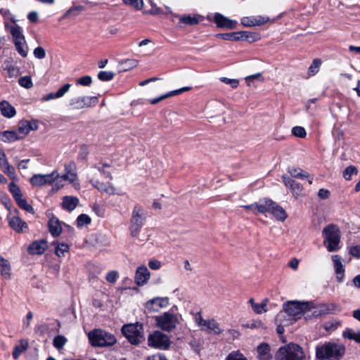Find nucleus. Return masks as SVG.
<instances>
[{"mask_svg": "<svg viewBox=\"0 0 360 360\" xmlns=\"http://www.w3.org/2000/svg\"><path fill=\"white\" fill-rule=\"evenodd\" d=\"M345 353L342 344L327 342L316 347V357L319 360H340Z\"/></svg>", "mask_w": 360, "mask_h": 360, "instance_id": "obj_1", "label": "nucleus"}, {"mask_svg": "<svg viewBox=\"0 0 360 360\" xmlns=\"http://www.w3.org/2000/svg\"><path fill=\"white\" fill-rule=\"evenodd\" d=\"M322 236L323 245L328 251L330 252H336L340 248L341 233L337 225L329 224L326 226L322 231Z\"/></svg>", "mask_w": 360, "mask_h": 360, "instance_id": "obj_2", "label": "nucleus"}, {"mask_svg": "<svg viewBox=\"0 0 360 360\" xmlns=\"http://www.w3.org/2000/svg\"><path fill=\"white\" fill-rule=\"evenodd\" d=\"M88 338L92 346L98 347H110L117 341L112 334L100 328L89 331Z\"/></svg>", "mask_w": 360, "mask_h": 360, "instance_id": "obj_3", "label": "nucleus"}, {"mask_svg": "<svg viewBox=\"0 0 360 360\" xmlns=\"http://www.w3.org/2000/svg\"><path fill=\"white\" fill-rule=\"evenodd\" d=\"M278 360H303L304 354L302 347L297 344H288L281 347L276 354Z\"/></svg>", "mask_w": 360, "mask_h": 360, "instance_id": "obj_4", "label": "nucleus"}, {"mask_svg": "<svg viewBox=\"0 0 360 360\" xmlns=\"http://www.w3.org/2000/svg\"><path fill=\"white\" fill-rule=\"evenodd\" d=\"M65 173L62 176L59 175V177L56 181L55 186L57 187V189H59L60 187L63 186V184H61V181H68L70 184L72 185V186L78 190L79 189V182L77 178V174L76 172V165L74 162H69L68 163L65 165Z\"/></svg>", "mask_w": 360, "mask_h": 360, "instance_id": "obj_5", "label": "nucleus"}, {"mask_svg": "<svg viewBox=\"0 0 360 360\" xmlns=\"http://www.w3.org/2000/svg\"><path fill=\"white\" fill-rule=\"evenodd\" d=\"M284 309L286 310L290 319L294 321L301 317V316L307 310L311 309L309 302H301L297 301H289L283 304Z\"/></svg>", "mask_w": 360, "mask_h": 360, "instance_id": "obj_6", "label": "nucleus"}, {"mask_svg": "<svg viewBox=\"0 0 360 360\" xmlns=\"http://www.w3.org/2000/svg\"><path fill=\"white\" fill-rule=\"evenodd\" d=\"M145 221L143 210L141 206L136 205L132 211L130 220L129 231L132 237H136Z\"/></svg>", "mask_w": 360, "mask_h": 360, "instance_id": "obj_7", "label": "nucleus"}, {"mask_svg": "<svg viewBox=\"0 0 360 360\" xmlns=\"http://www.w3.org/2000/svg\"><path fill=\"white\" fill-rule=\"evenodd\" d=\"M122 332L131 344L138 345L143 340V326L141 324L124 325L122 328Z\"/></svg>", "mask_w": 360, "mask_h": 360, "instance_id": "obj_8", "label": "nucleus"}, {"mask_svg": "<svg viewBox=\"0 0 360 360\" xmlns=\"http://www.w3.org/2000/svg\"><path fill=\"white\" fill-rule=\"evenodd\" d=\"M155 322L157 326L162 330L170 332L176 328L179 319L176 314L165 312L161 315L155 316Z\"/></svg>", "mask_w": 360, "mask_h": 360, "instance_id": "obj_9", "label": "nucleus"}, {"mask_svg": "<svg viewBox=\"0 0 360 360\" xmlns=\"http://www.w3.org/2000/svg\"><path fill=\"white\" fill-rule=\"evenodd\" d=\"M148 344L149 347L166 350L171 344V341L168 336L160 331H155L148 337Z\"/></svg>", "mask_w": 360, "mask_h": 360, "instance_id": "obj_10", "label": "nucleus"}, {"mask_svg": "<svg viewBox=\"0 0 360 360\" xmlns=\"http://www.w3.org/2000/svg\"><path fill=\"white\" fill-rule=\"evenodd\" d=\"M58 177V172L53 171L48 174H34L30 178V182L34 187H41L46 184H51L56 182Z\"/></svg>", "mask_w": 360, "mask_h": 360, "instance_id": "obj_11", "label": "nucleus"}, {"mask_svg": "<svg viewBox=\"0 0 360 360\" xmlns=\"http://www.w3.org/2000/svg\"><path fill=\"white\" fill-rule=\"evenodd\" d=\"M98 102L96 96H79L70 100V105L75 109H82L96 105Z\"/></svg>", "mask_w": 360, "mask_h": 360, "instance_id": "obj_12", "label": "nucleus"}, {"mask_svg": "<svg viewBox=\"0 0 360 360\" xmlns=\"http://www.w3.org/2000/svg\"><path fill=\"white\" fill-rule=\"evenodd\" d=\"M18 211L15 210L14 214L11 212L7 215V220L9 226L17 233H22L27 229V224L22 221L17 214Z\"/></svg>", "mask_w": 360, "mask_h": 360, "instance_id": "obj_13", "label": "nucleus"}, {"mask_svg": "<svg viewBox=\"0 0 360 360\" xmlns=\"http://www.w3.org/2000/svg\"><path fill=\"white\" fill-rule=\"evenodd\" d=\"M282 179L285 186L291 191L292 195L295 198L303 195V188L300 183L287 175H283Z\"/></svg>", "mask_w": 360, "mask_h": 360, "instance_id": "obj_14", "label": "nucleus"}, {"mask_svg": "<svg viewBox=\"0 0 360 360\" xmlns=\"http://www.w3.org/2000/svg\"><path fill=\"white\" fill-rule=\"evenodd\" d=\"M94 188L101 192H104L108 195H121V193L110 182L103 183L98 179L91 178L90 180Z\"/></svg>", "mask_w": 360, "mask_h": 360, "instance_id": "obj_15", "label": "nucleus"}, {"mask_svg": "<svg viewBox=\"0 0 360 360\" xmlns=\"http://www.w3.org/2000/svg\"><path fill=\"white\" fill-rule=\"evenodd\" d=\"M214 20L217 27L224 29H234L237 25L236 21L231 20L219 13L214 14Z\"/></svg>", "mask_w": 360, "mask_h": 360, "instance_id": "obj_16", "label": "nucleus"}, {"mask_svg": "<svg viewBox=\"0 0 360 360\" xmlns=\"http://www.w3.org/2000/svg\"><path fill=\"white\" fill-rule=\"evenodd\" d=\"M168 303L167 297H155L148 301L146 304V307L150 311H158L160 309L166 307Z\"/></svg>", "mask_w": 360, "mask_h": 360, "instance_id": "obj_17", "label": "nucleus"}, {"mask_svg": "<svg viewBox=\"0 0 360 360\" xmlns=\"http://www.w3.org/2000/svg\"><path fill=\"white\" fill-rule=\"evenodd\" d=\"M269 18L264 16H250L243 17L241 19V24L245 27L260 26L266 23Z\"/></svg>", "mask_w": 360, "mask_h": 360, "instance_id": "obj_18", "label": "nucleus"}, {"mask_svg": "<svg viewBox=\"0 0 360 360\" xmlns=\"http://www.w3.org/2000/svg\"><path fill=\"white\" fill-rule=\"evenodd\" d=\"M150 274L145 266H139L136 271L135 282L138 285H145L150 278Z\"/></svg>", "mask_w": 360, "mask_h": 360, "instance_id": "obj_19", "label": "nucleus"}, {"mask_svg": "<svg viewBox=\"0 0 360 360\" xmlns=\"http://www.w3.org/2000/svg\"><path fill=\"white\" fill-rule=\"evenodd\" d=\"M0 168L1 170L9 176L11 178H13L15 176V169L13 167H12L6 158L5 153L0 148Z\"/></svg>", "mask_w": 360, "mask_h": 360, "instance_id": "obj_20", "label": "nucleus"}, {"mask_svg": "<svg viewBox=\"0 0 360 360\" xmlns=\"http://www.w3.org/2000/svg\"><path fill=\"white\" fill-rule=\"evenodd\" d=\"M0 111L1 115L6 118H12L16 115L15 108L6 100L0 102Z\"/></svg>", "mask_w": 360, "mask_h": 360, "instance_id": "obj_21", "label": "nucleus"}, {"mask_svg": "<svg viewBox=\"0 0 360 360\" xmlns=\"http://www.w3.org/2000/svg\"><path fill=\"white\" fill-rule=\"evenodd\" d=\"M49 229L53 237L60 236L62 232V226L61 222L57 217L53 216L50 218L49 221Z\"/></svg>", "mask_w": 360, "mask_h": 360, "instance_id": "obj_22", "label": "nucleus"}, {"mask_svg": "<svg viewBox=\"0 0 360 360\" xmlns=\"http://www.w3.org/2000/svg\"><path fill=\"white\" fill-rule=\"evenodd\" d=\"M191 89V87H190V86L182 87V88L179 89L169 91L167 94H164L162 96H160L158 98H153V99L150 101V103L152 105H155V104L162 101V100H164L165 98H169L170 96H176V95H179L180 94H182L183 92L190 91Z\"/></svg>", "mask_w": 360, "mask_h": 360, "instance_id": "obj_23", "label": "nucleus"}, {"mask_svg": "<svg viewBox=\"0 0 360 360\" xmlns=\"http://www.w3.org/2000/svg\"><path fill=\"white\" fill-rule=\"evenodd\" d=\"M288 172L292 177L301 179H307L309 184H311L313 182V179L310 177L309 174L307 172H304L300 168L289 167Z\"/></svg>", "mask_w": 360, "mask_h": 360, "instance_id": "obj_24", "label": "nucleus"}, {"mask_svg": "<svg viewBox=\"0 0 360 360\" xmlns=\"http://www.w3.org/2000/svg\"><path fill=\"white\" fill-rule=\"evenodd\" d=\"M47 248L46 241L44 240L34 241L29 246V251L33 255H41Z\"/></svg>", "mask_w": 360, "mask_h": 360, "instance_id": "obj_25", "label": "nucleus"}, {"mask_svg": "<svg viewBox=\"0 0 360 360\" xmlns=\"http://www.w3.org/2000/svg\"><path fill=\"white\" fill-rule=\"evenodd\" d=\"M10 262L0 255V274L5 279H9L11 275Z\"/></svg>", "mask_w": 360, "mask_h": 360, "instance_id": "obj_26", "label": "nucleus"}, {"mask_svg": "<svg viewBox=\"0 0 360 360\" xmlns=\"http://www.w3.org/2000/svg\"><path fill=\"white\" fill-rule=\"evenodd\" d=\"M274 205V201L270 199H262L256 202L257 212L265 214L271 213V206Z\"/></svg>", "mask_w": 360, "mask_h": 360, "instance_id": "obj_27", "label": "nucleus"}, {"mask_svg": "<svg viewBox=\"0 0 360 360\" xmlns=\"http://www.w3.org/2000/svg\"><path fill=\"white\" fill-rule=\"evenodd\" d=\"M175 17L179 18V21L185 25H195L199 23L200 18H201L199 15H174Z\"/></svg>", "mask_w": 360, "mask_h": 360, "instance_id": "obj_28", "label": "nucleus"}, {"mask_svg": "<svg viewBox=\"0 0 360 360\" xmlns=\"http://www.w3.org/2000/svg\"><path fill=\"white\" fill-rule=\"evenodd\" d=\"M271 214H272L277 220L281 221H284L288 217L285 210L275 202H274V205L271 206Z\"/></svg>", "mask_w": 360, "mask_h": 360, "instance_id": "obj_29", "label": "nucleus"}, {"mask_svg": "<svg viewBox=\"0 0 360 360\" xmlns=\"http://www.w3.org/2000/svg\"><path fill=\"white\" fill-rule=\"evenodd\" d=\"M333 262L334 264V267L335 270V273L337 274V279L338 281L341 282L344 277L345 269L342 262L340 261V257L339 255L333 256Z\"/></svg>", "mask_w": 360, "mask_h": 360, "instance_id": "obj_30", "label": "nucleus"}, {"mask_svg": "<svg viewBox=\"0 0 360 360\" xmlns=\"http://www.w3.org/2000/svg\"><path fill=\"white\" fill-rule=\"evenodd\" d=\"M257 353L259 360H270L272 358L270 354V346L266 343H262L258 346Z\"/></svg>", "mask_w": 360, "mask_h": 360, "instance_id": "obj_31", "label": "nucleus"}, {"mask_svg": "<svg viewBox=\"0 0 360 360\" xmlns=\"http://www.w3.org/2000/svg\"><path fill=\"white\" fill-rule=\"evenodd\" d=\"M0 139L4 142L10 143L20 140L21 137L15 131H4L0 132Z\"/></svg>", "mask_w": 360, "mask_h": 360, "instance_id": "obj_32", "label": "nucleus"}, {"mask_svg": "<svg viewBox=\"0 0 360 360\" xmlns=\"http://www.w3.org/2000/svg\"><path fill=\"white\" fill-rule=\"evenodd\" d=\"M79 203V199L73 196H65L63 199L62 206L65 210L72 211Z\"/></svg>", "mask_w": 360, "mask_h": 360, "instance_id": "obj_33", "label": "nucleus"}, {"mask_svg": "<svg viewBox=\"0 0 360 360\" xmlns=\"http://www.w3.org/2000/svg\"><path fill=\"white\" fill-rule=\"evenodd\" d=\"M335 308V305L333 303L330 304H321L316 309L313 311V314L315 316L327 314L333 311Z\"/></svg>", "mask_w": 360, "mask_h": 360, "instance_id": "obj_34", "label": "nucleus"}, {"mask_svg": "<svg viewBox=\"0 0 360 360\" xmlns=\"http://www.w3.org/2000/svg\"><path fill=\"white\" fill-rule=\"evenodd\" d=\"M295 321L293 319H290L288 312L284 309L281 311L276 317V323L284 324L285 326H290Z\"/></svg>", "mask_w": 360, "mask_h": 360, "instance_id": "obj_35", "label": "nucleus"}, {"mask_svg": "<svg viewBox=\"0 0 360 360\" xmlns=\"http://www.w3.org/2000/svg\"><path fill=\"white\" fill-rule=\"evenodd\" d=\"M237 37H235V39H245L250 41H255L258 39V34L255 33L248 32L246 31L238 32L235 34Z\"/></svg>", "mask_w": 360, "mask_h": 360, "instance_id": "obj_36", "label": "nucleus"}, {"mask_svg": "<svg viewBox=\"0 0 360 360\" xmlns=\"http://www.w3.org/2000/svg\"><path fill=\"white\" fill-rule=\"evenodd\" d=\"M110 165L108 163L99 162L94 166V168L99 172L104 178L112 180V176L110 172L106 171V168H109Z\"/></svg>", "mask_w": 360, "mask_h": 360, "instance_id": "obj_37", "label": "nucleus"}, {"mask_svg": "<svg viewBox=\"0 0 360 360\" xmlns=\"http://www.w3.org/2000/svg\"><path fill=\"white\" fill-rule=\"evenodd\" d=\"M14 44L18 53L23 58L27 57L28 53V46L25 39L15 41Z\"/></svg>", "mask_w": 360, "mask_h": 360, "instance_id": "obj_38", "label": "nucleus"}, {"mask_svg": "<svg viewBox=\"0 0 360 360\" xmlns=\"http://www.w3.org/2000/svg\"><path fill=\"white\" fill-rule=\"evenodd\" d=\"M204 330H209L214 334H220L221 330L214 319H207Z\"/></svg>", "mask_w": 360, "mask_h": 360, "instance_id": "obj_39", "label": "nucleus"}, {"mask_svg": "<svg viewBox=\"0 0 360 360\" xmlns=\"http://www.w3.org/2000/svg\"><path fill=\"white\" fill-rule=\"evenodd\" d=\"M10 32L13 38V42L25 39L22 33V29L18 25L11 26Z\"/></svg>", "mask_w": 360, "mask_h": 360, "instance_id": "obj_40", "label": "nucleus"}, {"mask_svg": "<svg viewBox=\"0 0 360 360\" xmlns=\"http://www.w3.org/2000/svg\"><path fill=\"white\" fill-rule=\"evenodd\" d=\"M30 131H32V127H30V121H22L19 123L17 133L21 139L27 135Z\"/></svg>", "mask_w": 360, "mask_h": 360, "instance_id": "obj_41", "label": "nucleus"}, {"mask_svg": "<svg viewBox=\"0 0 360 360\" xmlns=\"http://www.w3.org/2000/svg\"><path fill=\"white\" fill-rule=\"evenodd\" d=\"M55 245V253L60 257L65 256V253L69 251V245L65 243H53Z\"/></svg>", "mask_w": 360, "mask_h": 360, "instance_id": "obj_42", "label": "nucleus"}, {"mask_svg": "<svg viewBox=\"0 0 360 360\" xmlns=\"http://www.w3.org/2000/svg\"><path fill=\"white\" fill-rule=\"evenodd\" d=\"M27 347V342L23 340L20 341V344L15 345L12 352L13 357L17 359L20 355L26 350Z\"/></svg>", "mask_w": 360, "mask_h": 360, "instance_id": "obj_43", "label": "nucleus"}, {"mask_svg": "<svg viewBox=\"0 0 360 360\" xmlns=\"http://www.w3.org/2000/svg\"><path fill=\"white\" fill-rule=\"evenodd\" d=\"M138 65V61L134 59H127L120 63V68L122 71L129 70Z\"/></svg>", "mask_w": 360, "mask_h": 360, "instance_id": "obj_44", "label": "nucleus"}, {"mask_svg": "<svg viewBox=\"0 0 360 360\" xmlns=\"http://www.w3.org/2000/svg\"><path fill=\"white\" fill-rule=\"evenodd\" d=\"M18 205L22 210H25L26 212L29 213L34 214V208L31 205H30L26 199L23 198L22 196L18 200H15Z\"/></svg>", "mask_w": 360, "mask_h": 360, "instance_id": "obj_45", "label": "nucleus"}, {"mask_svg": "<svg viewBox=\"0 0 360 360\" xmlns=\"http://www.w3.org/2000/svg\"><path fill=\"white\" fill-rule=\"evenodd\" d=\"M9 191L11 193L15 200L22 196L21 191L19 186L15 183H11L8 186Z\"/></svg>", "mask_w": 360, "mask_h": 360, "instance_id": "obj_46", "label": "nucleus"}, {"mask_svg": "<svg viewBox=\"0 0 360 360\" xmlns=\"http://www.w3.org/2000/svg\"><path fill=\"white\" fill-rule=\"evenodd\" d=\"M321 65V61L320 59H318V58L314 59L309 68V75H316L319 72Z\"/></svg>", "mask_w": 360, "mask_h": 360, "instance_id": "obj_47", "label": "nucleus"}, {"mask_svg": "<svg viewBox=\"0 0 360 360\" xmlns=\"http://www.w3.org/2000/svg\"><path fill=\"white\" fill-rule=\"evenodd\" d=\"M67 342V339L63 335H57L53 339V346L58 349H61Z\"/></svg>", "mask_w": 360, "mask_h": 360, "instance_id": "obj_48", "label": "nucleus"}, {"mask_svg": "<svg viewBox=\"0 0 360 360\" xmlns=\"http://www.w3.org/2000/svg\"><path fill=\"white\" fill-rule=\"evenodd\" d=\"M267 305V300H264L261 303H257L253 305L252 310L257 314L266 312Z\"/></svg>", "mask_w": 360, "mask_h": 360, "instance_id": "obj_49", "label": "nucleus"}, {"mask_svg": "<svg viewBox=\"0 0 360 360\" xmlns=\"http://www.w3.org/2000/svg\"><path fill=\"white\" fill-rule=\"evenodd\" d=\"M91 218L85 214H82L78 216L77 219V226L82 227L91 223Z\"/></svg>", "mask_w": 360, "mask_h": 360, "instance_id": "obj_50", "label": "nucleus"}, {"mask_svg": "<svg viewBox=\"0 0 360 360\" xmlns=\"http://www.w3.org/2000/svg\"><path fill=\"white\" fill-rule=\"evenodd\" d=\"M18 83L21 86L25 87L26 89H30V88L32 87V86H33L32 79L29 76H25V77H20L18 79Z\"/></svg>", "mask_w": 360, "mask_h": 360, "instance_id": "obj_51", "label": "nucleus"}, {"mask_svg": "<svg viewBox=\"0 0 360 360\" xmlns=\"http://www.w3.org/2000/svg\"><path fill=\"white\" fill-rule=\"evenodd\" d=\"M124 3L137 10H141L143 6V0H123Z\"/></svg>", "mask_w": 360, "mask_h": 360, "instance_id": "obj_52", "label": "nucleus"}, {"mask_svg": "<svg viewBox=\"0 0 360 360\" xmlns=\"http://www.w3.org/2000/svg\"><path fill=\"white\" fill-rule=\"evenodd\" d=\"M358 172L357 169L354 166L347 167L343 172V176L346 180L351 179L353 174H356Z\"/></svg>", "mask_w": 360, "mask_h": 360, "instance_id": "obj_53", "label": "nucleus"}, {"mask_svg": "<svg viewBox=\"0 0 360 360\" xmlns=\"http://www.w3.org/2000/svg\"><path fill=\"white\" fill-rule=\"evenodd\" d=\"M114 73L110 71H101L98 74V78L101 81H110L114 77Z\"/></svg>", "mask_w": 360, "mask_h": 360, "instance_id": "obj_54", "label": "nucleus"}, {"mask_svg": "<svg viewBox=\"0 0 360 360\" xmlns=\"http://www.w3.org/2000/svg\"><path fill=\"white\" fill-rule=\"evenodd\" d=\"M292 134L299 138H304L307 135L306 131L304 127L297 126L292 129Z\"/></svg>", "mask_w": 360, "mask_h": 360, "instance_id": "obj_55", "label": "nucleus"}, {"mask_svg": "<svg viewBox=\"0 0 360 360\" xmlns=\"http://www.w3.org/2000/svg\"><path fill=\"white\" fill-rule=\"evenodd\" d=\"M92 82V79L90 76L86 75L79 78L76 83L81 86H89Z\"/></svg>", "mask_w": 360, "mask_h": 360, "instance_id": "obj_56", "label": "nucleus"}, {"mask_svg": "<svg viewBox=\"0 0 360 360\" xmlns=\"http://www.w3.org/2000/svg\"><path fill=\"white\" fill-rule=\"evenodd\" d=\"M226 360H248L242 354L239 352H231L230 353Z\"/></svg>", "mask_w": 360, "mask_h": 360, "instance_id": "obj_57", "label": "nucleus"}, {"mask_svg": "<svg viewBox=\"0 0 360 360\" xmlns=\"http://www.w3.org/2000/svg\"><path fill=\"white\" fill-rule=\"evenodd\" d=\"M34 56L39 59L44 58L46 56V52L44 48L38 46L34 49L33 51Z\"/></svg>", "mask_w": 360, "mask_h": 360, "instance_id": "obj_58", "label": "nucleus"}, {"mask_svg": "<svg viewBox=\"0 0 360 360\" xmlns=\"http://www.w3.org/2000/svg\"><path fill=\"white\" fill-rule=\"evenodd\" d=\"M71 85L70 84H65L62 87H60L56 92V96L57 98H61L64 96L65 93H67L70 88Z\"/></svg>", "mask_w": 360, "mask_h": 360, "instance_id": "obj_59", "label": "nucleus"}, {"mask_svg": "<svg viewBox=\"0 0 360 360\" xmlns=\"http://www.w3.org/2000/svg\"><path fill=\"white\" fill-rule=\"evenodd\" d=\"M195 321L198 326H200L202 330L205 329L207 320L204 319L200 315V314L198 313L195 315Z\"/></svg>", "mask_w": 360, "mask_h": 360, "instance_id": "obj_60", "label": "nucleus"}, {"mask_svg": "<svg viewBox=\"0 0 360 360\" xmlns=\"http://www.w3.org/2000/svg\"><path fill=\"white\" fill-rule=\"evenodd\" d=\"M220 80L226 84H229L232 88L236 89L238 85V81L235 79L221 77Z\"/></svg>", "mask_w": 360, "mask_h": 360, "instance_id": "obj_61", "label": "nucleus"}, {"mask_svg": "<svg viewBox=\"0 0 360 360\" xmlns=\"http://www.w3.org/2000/svg\"><path fill=\"white\" fill-rule=\"evenodd\" d=\"M117 278H118L117 272L115 271H111L108 273L105 278L109 283H114L116 282Z\"/></svg>", "mask_w": 360, "mask_h": 360, "instance_id": "obj_62", "label": "nucleus"}, {"mask_svg": "<svg viewBox=\"0 0 360 360\" xmlns=\"http://www.w3.org/2000/svg\"><path fill=\"white\" fill-rule=\"evenodd\" d=\"M349 253L354 257L360 258V245L352 246L349 249Z\"/></svg>", "mask_w": 360, "mask_h": 360, "instance_id": "obj_63", "label": "nucleus"}, {"mask_svg": "<svg viewBox=\"0 0 360 360\" xmlns=\"http://www.w3.org/2000/svg\"><path fill=\"white\" fill-rule=\"evenodd\" d=\"M146 360H168L167 358L162 354L158 353L146 358Z\"/></svg>", "mask_w": 360, "mask_h": 360, "instance_id": "obj_64", "label": "nucleus"}]
</instances>
